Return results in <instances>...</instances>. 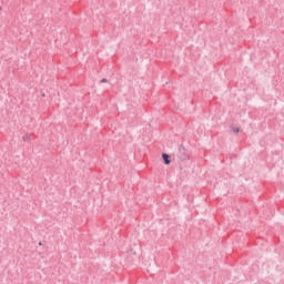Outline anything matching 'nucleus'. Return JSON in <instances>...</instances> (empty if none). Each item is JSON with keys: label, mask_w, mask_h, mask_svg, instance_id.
Returning <instances> with one entry per match:
<instances>
[{"label": "nucleus", "mask_w": 284, "mask_h": 284, "mask_svg": "<svg viewBox=\"0 0 284 284\" xmlns=\"http://www.w3.org/2000/svg\"><path fill=\"white\" fill-rule=\"evenodd\" d=\"M101 83H108V80L106 79H102Z\"/></svg>", "instance_id": "7ed1b4c3"}, {"label": "nucleus", "mask_w": 284, "mask_h": 284, "mask_svg": "<svg viewBox=\"0 0 284 284\" xmlns=\"http://www.w3.org/2000/svg\"><path fill=\"white\" fill-rule=\"evenodd\" d=\"M162 159H163L165 165H170V155H168L166 153H163Z\"/></svg>", "instance_id": "f257e3e1"}, {"label": "nucleus", "mask_w": 284, "mask_h": 284, "mask_svg": "<svg viewBox=\"0 0 284 284\" xmlns=\"http://www.w3.org/2000/svg\"><path fill=\"white\" fill-rule=\"evenodd\" d=\"M233 132H235V134H239L240 129H239V128H235V129H233Z\"/></svg>", "instance_id": "f03ea898"}]
</instances>
